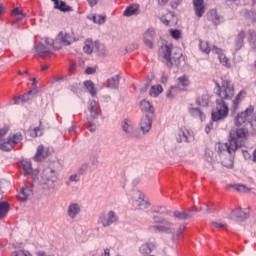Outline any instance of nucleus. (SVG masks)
Wrapping results in <instances>:
<instances>
[{
  "instance_id": "bb28decb",
  "label": "nucleus",
  "mask_w": 256,
  "mask_h": 256,
  "mask_svg": "<svg viewBox=\"0 0 256 256\" xmlns=\"http://www.w3.org/2000/svg\"><path fill=\"white\" fill-rule=\"evenodd\" d=\"M194 9L197 17H203L205 13V5H203V0H193Z\"/></svg>"
},
{
  "instance_id": "c85d7f7f",
  "label": "nucleus",
  "mask_w": 256,
  "mask_h": 256,
  "mask_svg": "<svg viewBox=\"0 0 256 256\" xmlns=\"http://www.w3.org/2000/svg\"><path fill=\"white\" fill-rule=\"evenodd\" d=\"M21 165H22V171H23V174L25 175V177H27V176L31 175V173H33V166L31 165L30 161L22 160Z\"/></svg>"
},
{
  "instance_id": "864d4df0",
  "label": "nucleus",
  "mask_w": 256,
  "mask_h": 256,
  "mask_svg": "<svg viewBox=\"0 0 256 256\" xmlns=\"http://www.w3.org/2000/svg\"><path fill=\"white\" fill-rule=\"evenodd\" d=\"M86 127H87V129L90 130L91 133H95V131L97 129V126L93 123H90L89 121H88V123H86Z\"/></svg>"
},
{
  "instance_id": "4468645a",
  "label": "nucleus",
  "mask_w": 256,
  "mask_h": 256,
  "mask_svg": "<svg viewBox=\"0 0 256 256\" xmlns=\"http://www.w3.org/2000/svg\"><path fill=\"white\" fill-rule=\"evenodd\" d=\"M87 109L90 114V119H98L99 115H101V107L95 100L89 101Z\"/></svg>"
},
{
  "instance_id": "423d86ee",
  "label": "nucleus",
  "mask_w": 256,
  "mask_h": 256,
  "mask_svg": "<svg viewBox=\"0 0 256 256\" xmlns=\"http://www.w3.org/2000/svg\"><path fill=\"white\" fill-rule=\"evenodd\" d=\"M23 141V134L21 132H16L10 134L7 140H0L1 151H12L15 145Z\"/></svg>"
},
{
  "instance_id": "e433bc0d",
  "label": "nucleus",
  "mask_w": 256,
  "mask_h": 256,
  "mask_svg": "<svg viewBox=\"0 0 256 256\" xmlns=\"http://www.w3.org/2000/svg\"><path fill=\"white\" fill-rule=\"evenodd\" d=\"M119 75L113 76L107 82V85L110 89H117L119 87Z\"/></svg>"
},
{
  "instance_id": "6ab92c4d",
  "label": "nucleus",
  "mask_w": 256,
  "mask_h": 256,
  "mask_svg": "<svg viewBox=\"0 0 256 256\" xmlns=\"http://www.w3.org/2000/svg\"><path fill=\"white\" fill-rule=\"evenodd\" d=\"M33 195V187L24 186L18 194V201L25 202Z\"/></svg>"
},
{
  "instance_id": "bf43d9fd",
  "label": "nucleus",
  "mask_w": 256,
  "mask_h": 256,
  "mask_svg": "<svg viewBox=\"0 0 256 256\" xmlns=\"http://www.w3.org/2000/svg\"><path fill=\"white\" fill-rule=\"evenodd\" d=\"M212 129H213V123L210 122V123L207 124L206 127H205V133L209 134Z\"/></svg>"
},
{
  "instance_id": "4d7b16f0",
  "label": "nucleus",
  "mask_w": 256,
  "mask_h": 256,
  "mask_svg": "<svg viewBox=\"0 0 256 256\" xmlns=\"http://www.w3.org/2000/svg\"><path fill=\"white\" fill-rule=\"evenodd\" d=\"M212 15H214V18L212 17L214 25H219V16H217V12L212 11Z\"/></svg>"
},
{
  "instance_id": "e2e57ef3",
  "label": "nucleus",
  "mask_w": 256,
  "mask_h": 256,
  "mask_svg": "<svg viewBox=\"0 0 256 256\" xmlns=\"http://www.w3.org/2000/svg\"><path fill=\"white\" fill-rule=\"evenodd\" d=\"M70 181H75V182L79 181V176L77 174L71 175Z\"/></svg>"
},
{
  "instance_id": "a19ab883",
  "label": "nucleus",
  "mask_w": 256,
  "mask_h": 256,
  "mask_svg": "<svg viewBox=\"0 0 256 256\" xmlns=\"http://www.w3.org/2000/svg\"><path fill=\"white\" fill-rule=\"evenodd\" d=\"M179 92H181V90H179L178 86H172L166 93V97H168V99H173Z\"/></svg>"
},
{
  "instance_id": "20e7f679",
  "label": "nucleus",
  "mask_w": 256,
  "mask_h": 256,
  "mask_svg": "<svg viewBox=\"0 0 256 256\" xmlns=\"http://www.w3.org/2000/svg\"><path fill=\"white\" fill-rule=\"evenodd\" d=\"M171 46L165 45L161 47V52L163 57L167 61L168 67H173V65H176V67H179L181 65V60L183 59V53L181 51L174 52L173 55H171Z\"/></svg>"
},
{
  "instance_id": "58836bf2",
  "label": "nucleus",
  "mask_w": 256,
  "mask_h": 256,
  "mask_svg": "<svg viewBox=\"0 0 256 256\" xmlns=\"http://www.w3.org/2000/svg\"><path fill=\"white\" fill-rule=\"evenodd\" d=\"M174 217L176 219L185 220V219H191L192 215L189 212H179V210H176L174 211Z\"/></svg>"
},
{
  "instance_id": "473e14b6",
  "label": "nucleus",
  "mask_w": 256,
  "mask_h": 256,
  "mask_svg": "<svg viewBox=\"0 0 256 256\" xmlns=\"http://www.w3.org/2000/svg\"><path fill=\"white\" fill-rule=\"evenodd\" d=\"M88 19L90 21H93V23H96L97 25H103L107 21V16L105 15H93L88 16Z\"/></svg>"
},
{
  "instance_id": "13d9d810",
  "label": "nucleus",
  "mask_w": 256,
  "mask_h": 256,
  "mask_svg": "<svg viewBox=\"0 0 256 256\" xmlns=\"http://www.w3.org/2000/svg\"><path fill=\"white\" fill-rule=\"evenodd\" d=\"M22 11L21 8H15L14 10H12L11 15L12 17H15L17 15H21Z\"/></svg>"
},
{
  "instance_id": "a878e982",
  "label": "nucleus",
  "mask_w": 256,
  "mask_h": 256,
  "mask_svg": "<svg viewBox=\"0 0 256 256\" xmlns=\"http://www.w3.org/2000/svg\"><path fill=\"white\" fill-rule=\"evenodd\" d=\"M247 95V90H241L236 97L233 100L232 103V108L234 109V111H237L241 101H243L245 99V96Z\"/></svg>"
},
{
  "instance_id": "dca6fc26",
  "label": "nucleus",
  "mask_w": 256,
  "mask_h": 256,
  "mask_svg": "<svg viewBox=\"0 0 256 256\" xmlns=\"http://www.w3.org/2000/svg\"><path fill=\"white\" fill-rule=\"evenodd\" d=\"M153 125V121L151 118L146 115L143 116L140 120V131H142V135H146V133H149L151 131V127Z\"/></svg>"
},
{
  "instance_id": "cd10ccee",
  "label": "nucleus",
  "mask_w": 256,
  "mask_h": 256,
  "mask_svg": "<svg viewBox=\"0 0 256 256\" xmlns=\"http://www.w3.org/2000/svg\"><path fill=\"white\" fill-rule=\"evenodd\" d=\"M253 11L244 12V17L251 21V23H255L256 21V0H252Z\"/></svg>"
},
{
  "instance_id": "5701e85b",
  "label": "nucleus",
  "mask_w": 256,
  "mask_h": 256,
  "mask_svg": "<svg viewBox=\"0 0 256 256\" xmlns=\"http://www.w3.org/2000/svg\"><path fill=\"white\" fill-rule=\"evenodd\" d=\"M37 93H39V90H37V88H34L32 90H29L27 93H25L24 95H21L19 97H17L15 100H14V103L16 105H19V101H21L22 103H25L27 101H29V97H31V95H37Z\"/></svg>"
},
{
  "instance_id": "2eb2a0df",
  "label": "nucleus",
  "mask_w": 256,
  "mask_h": 256,
  "mask_svg": "<svg viewBox=\"0 0 256 256\" xmlns=\"http://www.w3.org/2000/svg\"><path fill=\"white\" fill-rule=\"evenodd\" d=\"M156 35L155 28H148L143 34V42L150 49H153V41H155Z\"/></svg>"
},
{
  "instance_id": "f3484780",
  "label": "nucleus",
  "mask_w": 256,
  "mask_h": 256,
  "mask_svg": "<svg viewBox=\"0 0 256 256\" xmlns=\"http://www.w3.org/2000/svg\"><path fill=\"white\" fill-rule=\"evenodd\" d=\"M212 53H216L218 55L219 61L221 65L224 67H227L228 69L231 68V63H229V58L223 54V50L221 48H217L216 46H213Z\"/></svg>"
},
{
  "instance_id": "4c0bfd02",
  "label": "nucleus",
  "mask_w": 256,
  "mask_h": 256,
  "mask_svg": "<svg viewBox=\"0 0 256 256\" xmlns=\"http://www.w3.org/2000/svg\"><path fill=\"white\" fill-rule=\"evenodd\" d=\"M9 212V204L7 202L0 203V219H5V216Z\"/></svg>"
},
{
  "instance_id": "f03ea898",
  "label": "nucleus",
  "mask_w": 256,
  "mask_h": 256,
  "mask_svg": "<svg viewBox=\"0 0 256 256\" xmlns=\"http://www.w3.org/2000/svg\"><path fill=\"white\" fill-rule=\"evenodd\" d=\"M234 125H236V127L244 125L252 129V131H256L255 108L249 106L245 111L239 113L234 119Z\"/></svg>"
},
{
  "instance_id": "09e8293b",
  "label": "nucleus",
  "mask_w": 256,
  "mask_h": 256,
  "mask_svg": "<svg viewBox=\"0 0 256 256\" xmlns=\"http://www.w3.org/2000/svg\"><path fill=\"white\" fill-rule=\"evenodd\" d=\"M170 35L173 39H176V40L181 39V32L178 29H175V30L171 29Z\"/></svg>"
},
{
  "instance_id": "79ce46f5",
  "label": "nucleus",
  "mask_w": 256,
  "mask_h": 256,
  "mask_svg": "<svg viewBox=\"0 0 256 256\" xmlns=\"http://www.w3.org/2000/svg\"><path fill=\"white\" fill-rule=\"evenodd\" d=\"M248 41L252 45V47L256 46V33L255 31L248 32Z\"/></svg>"
},
{
  "instance_id": "5fc2aeb1",
  "label": "nucleus",
  "mask_w": 256,
  "mask_h": 256,
  "mask_svg": "<svg viewBox=\"0 0 256 256\" xmlns=\"http://www.w3.org/2000/svg\"><path fill=\"white\" fill-rule=\"evenodd\" d=\"M97 72V67H87L85 70L86 75H93Z\"/></svg>"
},
{
  "instance_id": "338daca9",
  "label": "nucleus",
  "mask_w": 256,
  "mask_h": 256,
  "mask_svg": "<svg viewBox=\"0 0 256 256\" xmlns=\"http://www.w3.org/2000/svg\"><path fill=\"white\" fill-rule=\"evenodd\" d=\"M75 64H72L70 67H69V73H75Z\"/></svg>"
},
{
  "instance_id": "8fccbe9b",
  "label": "nucleus",
  "mask_w": 256,
  "mask_h": 256,
  "mask_svg": "<svg viewBox=\"0 0 256 256\" xmlns=\"http://www.w3.org/2000/svg\"><path fill=\"white\" fill-rule=\"evenodd\" d=\"M212 225L216 229H227V224L223 222H212Z\"/></svg>"
},
{
  "instance_id": "3c124183",
  "label": "nucleus",
  "mask_w": 256,
  "mask_h": 256,
  "mask_svg": "<svg viewBox=\"0 0 256 256\" xmlns=\"http://www.w3.org/2000/svg\"><path fill=\"white\" fill-rule=\"evenodd\" d=\"M7 133H9L8 125H5L3 128H0V139H3V137H5Z\"/></svg>"
},
{
  "instance_id": "c03bdc74",
  "label": "nucleus",
  "mask_w": 256,
  "mask_h": 256,
  "mask_svg": "<svg viewBox=\"0 0 256 256\" xmlns=\"http://www.w3.org/2000/svg\"><path fill=\"white\" fill-rule=\"evenodd\" d=\"M233 189H235V191H240L242 193H247L249 191V188H247L245 185L242 184H235L232 185Z\"/></svg>"
},
{
  "instance_id": "393cba45",
  "label": "nucleus",
  "mask_w": 256,
  "mask_h": 256,
  "mask_svg": "<svg viewBox=\"0 0 256 256\" xmlns=\"http://www.w3.org/2000/svg\"><path fill=\"white\" fill-rule=\"evenodd\" d=\"M178 84L176 87L179 88V91H187V87L191 85V81H189V77L182 76L177 79Z\"/></svg>"
},
{
  "instance_id": "0e129e2a",
  "label": "nucleus",
  "mask_w": 256,
  "mask_h": 256,
  "mask_svg": "<svg viewBox=\"0 0 256 256\" xmlns=\"http://www.w3.org/2000/svg\"><path fill=\"white\" fill-rule=\"evenodd\" d=\"M99 0H88V4L90 5V7H95V5H97V2Z\"/></svg>"
},
{
  "instance_id": "f704fd0d",
  "label": "nucleus",
  "mask_w": 256,
  "mask_h": 256,
  "mask_svg": "<svg viewBox=\"0 0 256 256\" xmlns=\"http://www.w3.org/2000/svg\"><path fill=\"white\" fill-rule=\"evenodd\" d=\"M84 87H86L92 97H95V95H97V89H95V84L93 83V81L86 80L84 82Z\"/></svg>"
},
{
  "instance_id": "a18cd8bd",
  "label": "nucleus",
  "mask_w": 256,
  "mask_h": 256,
  "mask_svg": "<svg viewBox=\"0 0 256 256\" xmlns=\"http://www.w3.org/2000/svg\"><path fill=\"white\" fill-rule=\"evenodd\" d=\"M222 165L224 167H227L228 169H231L233 168V165H234V161H233V158L229 157V158H226L222 161Z\"/></svg>"
},
{
  "instance_id": "7c9ffc66",
  "label": "nucleus",
  "mask_w": 256,
  "mask_h": 256,
  "mask_svg": "<svg viewBox=\"0 0 256 256\" xmlns=\"http://www.w3.org/2000/svg\"><path fill=\"white\" fill-rule=\"evenodd\" d=\"M233 217L237 219H247L249 217V211L237 208L232 212Z\"/></svg>"
},
{
  "instance_id": "6e6d98bb",
  "label": "nucleus",
  "mask_w": 256,
  "mask_h": 256,
  "mask_svg": "<svg viewBox=\"0 0 256 256\" xmlns=\"http://www.w3.org/2000/svg\"><path fill=\"white\" fill-rule=\"evenodd\" d=\"M23 19H25V16L21 15L19 18L14 20L12 22L13 27H17V25H19L23 21Z\"/></svg>"
},
{
  "instance_id": "6e6552de",
  "label": "nucleus",
  "mask_w": 256,
  "mask_h": 256,
  "mask_svg": "<svg viewBox=\"0 0 256 256\" xmlns=\"http://www.w3.org/2000/svg\"><path fill=\"white\" fill-rule=\"evenodd\" d=\"M119 221V216L113 211H109L108 213L103 212L100 214L98 223L102 225V227H109L113 225V223H117Z\"/></svg>"
},
{
  "instance_id": "0eeeda50",
  "label": "nucleus",
  "mask_w": 256,
  "mask_h": 256,
  "mask_svg": "<svg viewBox=\"0 0 256 256\" xmlns=\"http://www.w3.org/2000/svg\"><path fill=\"white\" fill-rule=\"evenodd\" d=\"M229 115V105L224 100L216 101V108L212 111V121H221Z\"/></svg>"
},
{
  "instance_id": "f8f14e48",
  "label": "nucleus",
  "mask_w": 256,
  "mask_h": 256,
  "mask_svg": "<svg viewBox=\"0 0 256 256\" xmlns=\"http://www.w3.org/2000/svg\"><path fill=\"white\" fill-rule=\"evenodd\" d=\"M133 205L137 209H148L149 207V202L145 201V195L141 191H135L133 193Z\"/></svg>"
},
{
  "instance_id": "c9c22d12",
  "label": "nucleus",
  "mask_w": 256,
  "mask_h": 256,
  "mask_svg": "<svg viewBox=\"0 0 256 256\" xmlns=\"http://www.w3.org/2000/svg\"><path fill=\"white\" fill-rule=\"evenodd\" d=\"M150 97H159L163 93V87L161 85H154L150 89Z\"/></svg>"
},
{
  "instance_id": "b1692460",
  "label": "nucleus",
  "mask_w": 256,
  "mask_h": 256,
  "mask_svg": "<svg viewBox=\"0 0 256 256\" xmlns=\"http://www.w3.org/2000/svg\"><path fill=\"white\" fill-rule=\"evenodd\" d=\"M245 31H240L238 35L236 36L235 42H234V49L235 51H240V49L243 48L244 40L246 37Z\"/></svg>"
},
{
  "instance_id": "ea45409f",
  "label": "nucleus",
  "mask_w": 256,
  "mask_h": 256,
  "mask_svg": "<svg viewBox=\"0 0 256 256\" xmlns=\"http://www.w3.org/2000/svg\"><path fill=\"white\" fill-rule=\"evenodd\" d=\"M199 47L202 53H206V55H209V53H211V47L209 46V42L200 40Z\"/></svg>"
},
{
  "instance_id": "39448f33",
  "label": "nucleus",
  "mask_w": 256,
  "mask_h": 256,
  "mask_svg": "<svg viewBox=\"0 0 256 256\" xmlns=\"http://www.w3.org/2000/svg\"><path fill=\"white\" fill-rule=\"evenodd\" d=\"M153 221L157 224L150 227L154 233H173V223L169 220L161 218V216H154Z\"/></svg>"
},
{
  "instance_id": "37998d69",
  "label": "nucleus",
  "mask_w": 256,
  "mask_h": 256,
  "mask_svg": "<svg viewBox=\"0 0 256 256\" xmlns=\"http://www.w3.org/2000/svg\"><path fill=\"white\" fill-rule=\"evenodd\" d=\"M46 173H50V175H48V180L49 181H52V182H55L57 181V171L53 170V169H48L46 170Z\"/></svg>"
},
{
  "instance_id": "49530a36",
  "label": "nucleus",
  "mask_w": 256,
  "mask_h": 256,
  "mask_svg": "<svg viewBox=\"0 0 256 256\" xmlns=\"http://www.w3.org/2000/svg\"><path fill=\"white\" fill-rule=\"evenodd\" d=\"M11 256H33V255L30 254V252L27 250H18L13 252Z\"/></svg>"
},
{
  "instance_id": "680f3d73",
  "label": "nucleus",
  "mask_w": 256,
  "mask_h": 256,
  "mask_svg": "<svg viewBox=\"0 0 256 256\" xmlns=\"http://www.w3.org/2000/svg\"><path fill=\"white\" fill-rule=\"evenodd\" d=\"M185 225H180L178 232H177V237H181V234L185 231Z\"/></svg>"
},
{
  "instance_id": "ddd939ff",
  "label": "nucleus",
  "mask_w": 256,
  "mask_h": 256,
  "mask_svg": "<svg viewBox=\"0 0 256 256\" xmlns=\"http://www.w3.org/2000/svg\"><path fill=\"white\" fill-rule=\"evenodd\" d=\"M195 139L193 132L187 128H180L178 131L177 142L178 143H189Z\"/></svg>"
},
{
  "instance_id": "774afa93",
  "label": "nucleus",
  "mask_w": 256,
  "mask_h": 256,
  "mask_svg": "<svg viewBox=\"0 0 256 256\" xmlns=\"http://www.w3.org/2000/svg\"><path fill=\"white\" fill-rule=\"evenodd\" d=\"M167 80H168V78H167V76H165V75H162V77H161V83H167Z\"/></svg>"
},
{
  "instance_id": "9d476101",
  "label": "nucleus",
  "mask_w": 256,
  "mask_h": 256,
  "mask_svg": "<svg viewBox=\"0 0 256 256\" xmlns=\"http://www.w3.org/2000/svg\"><path fill=\"white\" fill-rule=\"evenodd\" d=\"M121 128L123 132L126 134V137H128V139H141L142 137L141 133L134 132L133 123L128 118L122 121Z\"/></svg>"
},
{
  "instance_id": "4be33fe9",
  "label": "nucleus",
  "mask_w": 256,
  "mask_h": 256,
  "mask_svg": "<svg viewBox=\"0 0 256 256\" xmlns=\"http://www.w3.org/2000/svg\"><path fill=\"white\" fill-rule=\"evenodd\" d=\"M52 3H54V9H58L59 11H62L63 13H69V11H73V7L67 5V3L59 0H52Z\"/></svg>"
},
{
  "instance_id": "2f4dec72",
  "label": "nucleus",
  "mask_w": 256,
  "mask_h": 256,
  "mask_svg": "<svg viewBox=\"0 0 256 256\" xmlns=\"http://www.w3.org/2000/svg\"><path fill=\"white\" fill-rule=\"evenodd\" d=\"M189 113L195 119H200L201 121H203V119H205V114L199 108H190Z\"/></svg>"
},
{
  "instance_id": "412c9836",
  "label": "nucleus",
  "mask_w": 256,
  "mask_h": 256,
  "mask_svg": "<svg viewBox=\"0 0 256 256\" xmlns=\"http://www.w3.org/2000/svg\"><path fill=\"white\" fill-rule=\"evenodd\" d=\"M49 155V149H45L43 145L38 146L37 152L34 156V161H43V159H47Z\"/></svg>"
},
{
  "instance_id": "052dcab7",
  "label": "nucleus",
  "mask_w": 256,
  "mask_h": 256,
  "mask_svg": "<svg viewBox=\"0 0 256 256\" xmlns=\"http://www.w3.org/2000/svg\"><path fill=\"white\" fill-rule=\"evenodd\" d=\"M242 155H243L244 159H246V160L251 159V154L247 150H243Z\"/></svg>"
},
{
  "instance_id": "a211bd4d",
  "label": "nucleus",
  "mask_w": 256,
  "mask_h": 256,
  "mask_svg": "<svg viewBox=\"0 0 256 256\" xmlns=\"http://www.w3.org/2000/svg\"><path fill=\"white\" fill-rule=\"evenodd\" d=\"M67 215L70 219H76L81 215V205L78 203H70L67 209Z\"/></svg>"
},
{
  "instance_id": "c756f323",
  "label": "nucleus",
  "mask_w": 256,
  "mask_h": 256,
  "mask_svg": "<svg viewBox=\"0 0 256 256\" xmlns=\"http://www.w3.org/2000/svg\"><path fill=\"white\" fill-rule=\"evenodd\" d=\"M124 17H131L132 15H139V5H130L123 13Z\"/></svg>"
},
{
  "instance_id": "aec40b11",
  "label": "nucleus",
  "mask_w": 256,
  "mask_h": 256,
  "mask_svg": "<svg viewBox=\"0 0 256 256\" xmlns=\"http://www.w3.org/2000/svg\"><path fill=\"white\" fill-rule=\"evenodd\" d=\"M160 21L166 25V27H169L177 23V16H175L173 12H168L166 15L160 17Z\"/></svg>"
},
{
  "instance_id": "7ed1b4c3",
  "label": "nucleus",
  "mask_w": 256,
  "mask_h": 256,
  "mask_svg": "<svg viewBox=\"0 0 256 256\" xmlns=\"http://www.w3.org/2000/svg\"><path fill=\"white\" fill-rule=\"evenodd\" d=\"M217 92L216 94L220 97L221 101L233 99L235 95V86L230 80H222V83L215 82Z\"/></svg>"
},
{
  "instance_id": "1a4fd4ad",
  "label": "nucleus",
  "mask_w": 256,
  "mask_h": 256,
  "mask_svg": "<svg viewBox=\"0 0 256 256\" xmlns=\"http://www.w3.org/2000/svg\"><path fill=\"white\" fill-rule=\"evenodd\" d=\"M247 137H249V128H238L230 131V140L234 141L239 147L243 145V143H239V141H243L247 139Z\"/></svg>"
},
{
  "instance_id": "f257e3e1",
  "label": "nucleus",
  "mask_w": 256,
  "mask_h": 256,
  "mask_svg": "<svg viewBox=\"0 0 256 256\" xmlns=\"http://www.w3.org/2000/svg\"><path fill=\"white\" fill-rule=\"evenodd\" d=\"M71 41V35L67 34V32H60L55 41L50 38H44L34 49L39 57L47 59V57L53 55L52 49H60L61 45H71Z\"/></svg>"
},
{
  "instance_id": "72a5a7b5",
  "label": "nucleus",
  "mask_w": 256,
  "mask_h": 256,
  "mask_svg": "<svg viewBox=\"0 0 256 256\" xmlns=\"http://www.w3.org/2000/svg\"><path fill=\"white\" fill-rule=\"evenodd\" d=\"M140 109L141 111H144L145 113H154L153 106H151V103L149 101L143 100L140 102Z\"/></svg>"
},
{
  "instance_id": "69168bd1",
  "label": "nucleus",
  "mask_w": 256,
  "mask_h": 256,
  "mask_svg": "<svg viewBox=\"0 0 256 256\" xmlns=\"http://www.w3.org/2000/svg\"><path fill=\"white\" fill-rule=\"evenodd\" d=\"M167 3H169V0H158V5H161L162 7L167 5Z\"/></svg>"
},
{
  "instance_id": "de8ad7c7",
  "label": "nucleus",
  "mask_w": 256,
  "mask_h": 256,
  "mask_svg": "<svg viewBox=\"0 0 256 256\" xmlns=\"http://www.w3.org/2000/svg\"><path fill=\"white\" fill-rule=\"evenodd\" d=\"M198 103L199 105H202V107H207V105H209V96L204 95L201 98H198Z\"/></svg>"
},
{
  "instance_id": "9b49d317",
  "label": "nucleus",
  "mask_w": 256,
  "mask_h": 256,
  "mask_svg": "<svg viewBox=\"0 0 256 256\" xmlns=\"http://www.w3.org/2000/svg\"><path fill=\"white\" fill-rule=\"evenodd\" d=\"M240 145L231 139L227 143H218L216 144L217 153H229L231 155L239 149Z\"/></svg>"
},
{
  "instance_id": "603ef678",
  "label": "nucleus",
  "mask_w": 256,
  "mask_h": 256,
  "mask_svg": "<svg viewBox=\"0 0 256 256\" xmlns=\"http://www.w3.org/2000/svg\"><path fill=\"white\" fill-rule=\"evenodd\" d=\"M84 53H87L88 55H91L93 53V47H91V44H85L83 47Z\"/></svg>"
}]
</instances>
